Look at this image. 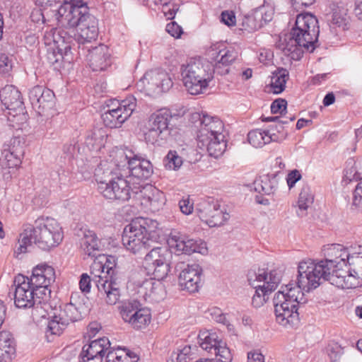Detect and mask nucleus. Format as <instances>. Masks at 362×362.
Returning a JSON list of instances; mask_svg holds the SVG:
<instances>
[{"label": "nucleus", "mask_w": 362, "mask_h": 362, "mask_svg": "<svg viewBox=\"0 0 362 362\" xmlns=\"http://www.w3.org/2000/svg\"><path fill=\"white\" fill-rule=\"evenodd\" d=\"M119 160L124 168L125 176L131 175L139 180H146L153 173L151 163L134 154L132 151H119Z\"/></svg>", "instance_id": "9d476101"}, {"label": "nucleus", "mask_w": 362, "mask_h": 362, "mask_svg": "<svg viewBox=\"0 0 362 362\" xmlns=\"http://www.w3.org/2000/svg\"><path fill=\"white\" fill-rule=\"evenodd\" d=\"M35 223L36 226H53L57 225V222L52 217L42 216L35 220Z\"/></svg>", "instance_id": "338daca9"}, {"label": "nucleus", "mask_w": 362, "mask_h": 362, "mask_svg": "<svg viewBox=\"0 0 362 362\" xmlns=\"http://www.w3.org/2000/svg\"><path fill=\"white\" fill-rule=\"evenodd\" d=\"M171 254L165 247H155L151 249L144 257V267L146 270L159 265L170 259Z\"/></svg>", "instance_id": "473e14b6"}, {"label": "nucleus", "mask_w": 362, "mask_h": 362, "mask_svg": "<svg viewBox=\"0 0 362 362\" xmlns=\"http://www.w3.org/2000/svg\"><path fill=\"white\" fill-rule=\"evenodd\" d=\"M194 351H197L196 346L193 348L190 346H185L177 354L176 361L177 362H190L196 358V353Z\"/></svg>", "instance_id": "3c124183"}, {"label": "nucleus", "mask_w": 362, "mask_h": 362, "mask_svg": "<svg viewBox=\"0 0 362 362\" xmlns=\"http://www.w3.org/2000/svg\"><path fill=\"white\" fill-rule=\"evenodd\" d=\"M330 30L335 35L349 29V17L348 10L344 6H337L332 8L330 18H328Z\"/></svg>", "instance_id": "c756f323"}, {"label": "nucleus", "mask_w": 362, "mask_h": 362, "mask_svg": "<svg viewBox=\"0 0 362 362\" xmlns=\"http://www.w3.org/2000/svg\"><path fill=\"white\" fill-rule=\"evenodd\" d=\"M221 21L228 26L235 24V16L233 11H225L221 13Z\"/></svg>", "instance_id": "69168bd1"}, {"label": "nucleus", "mask_w": 362, "mask_h": 362, "mask_svg": "<svg viewBox=\"0 0 362 362\" xmlns=\"http://www.w3.org/2000/svg\"><path fill=\"white\" fill-rule=\"evenodd\" d=\"M357 162L354 158H349L346 161L344 179L349 182L358 181Z\"/></svg>", "instance_id": "603ef678"}, {"label": "nucleus", "mask_w": 362, "mask_h": 362, "mask_svg": "<svg viewBox=\"0 0 362 362\" xmlns=\"http://www.w3.org/2000/svg\"><path fill=\"white\" fill-rule=\"evenodd\" d=\"M28 97L33 109L40 115H46L55 104L54 92L42 86L32 88Z\"/></svg>", "instance_id": "412c9836"}, {"label": "nucleus", "mask_w": 362, "mask_h": 362, "mask_svg": "<svg viewBox=\"0 0 362 362\" xmlns=\"http://www.w3.org/2000/svg\"><path fill=\"white\" fill-rule=\"evenodd\" d=\"M173 81L169 74L160 70H151L146 72L137 82L136 86L141 91L148 95H158L168 91L173 86Z\"/></svg>", "instance_id": "9b49d317"}, {"label": "nucleus", "mask_w": 362, "mask_h": 362, "mask_svg": "<svg viewBox=\"0 0 362 362\" xmlns=\"http://www.w3.org/2000/svg\"><path fill=\"white\" fill-rule=\"evenodd\" d=\"M90 277L87 274H83L81 276L79 287L82 292L88 293L90 289Z\"/></svg>", "instance_id": "774afa93"}, {"label": "nucleus", "mask_w": 362, "mask_h": 362, "mask_svg": "<svg viewBox=\"0 0 362 362\" xmlns=\"http://www.w3.org/2000/svg\"><path fill=\"white\" fill-rule=\"evenodd\" d=\"M281 279V271L273 269L268 271L264 269H259L257 272H250L247 274V280L252 286L260 285L261 288L272 293L275 290Z\"/></svg>", "instance_id": "5701e85b"}, {"label": "nucleus", "mask_w": 362, "mask_h": 362, "mask_svg": "<svg viewBox=\"0 0 362 362\" xmlns=\"http://www.w3.org/2000/svg\"><path fill=\"white\" fill-rule=\"evenodd\" d=\"M81 246L84 254L88 257H96L97 252L99 251V243L90 244L86 240L81 242Z\"/></svg>", "instance_id": "13d9d810"}, {"label": "nucleus", "mask_w": 362, "mask_h": 362, "mask_svg": "<svg viewBox=\"0 0 362 362\" xmlns=\"http://www.w3.org/2000/svg\"><path fill=\"white\" fill-rule=\"evenodd\" d=\"M314 196L308 186H304L300 192L298 205L300 211H305L313 203Z\"/></svg>", "instance_id": "c03bdc74"}, {"label": "nucleus", "mask_w": 362, "mask_h": 362, "mask_svg": "<svg viewBox=\"0 0 362 362\" xmlns=\"http://www.w3.org/2000/svg\"><path fill=\"white\" fill-rule=\"evenodd\" d=\"M240 30L252 33L262 27V23L259 22L255 11L252 14L245 16L242 20Z\"/></svg>", "instance_id": "79ce46f5"}, {"label": "nucleus", "mask_w": 362, "mask_h": 362, "mask_svg": "<svg viewBox=\"0 0 362 362\" xmlns=\"http://www.w3.org/2000/svg\"><path fill=\"white\" fill-rule=\"evenodd\" d=\"M200 119V127L197 133V141H204L207 138L222 136L224 125L223 122L217 117H212L207 114L197 115Z\"/></svg>", "instance_id": "a878e982"}, {"label": "nucleus", "mask_w": 362, "mask_h": 362, "mask_svg": "<svg viewBox=\"0 0 362 362\" xmlns=\"http://www.w3.org/2000/svg\"><path fill=\"white\" fill-rule=\"evenodd\" d=\"M344 350L339 346H335L329 351V356L331 362H347L344 359Z\"/></svg>", "instance_id": "4d7b16f0"}, {"label": "nucleus", "mask_w": 362, "mask_h": 362, "mask_svg": "<svg viewBox=\"0 0 362 362\" xmlns=\"http://www.w3.org/2000/svg\"><path fill=\"white\" fill-rule=\"evenodd\" d=\"M198 146L205 149L211 157L218 158L221 156L226 148L225 136H218L207 138L206 141H197Z\"/></svg>", "instance_id": "72a5a7b5"}, {"label": "nucleus", "mask_w": 362, "mask_h": 362, "mask_svg": "<svg viewBox=\"0 0 362 362\" xmlns=\"http://www.w3.org/2000/svg\"><path fill=\"white\" fill-rule=\"evenodd\" d=\"M288 78V71L286 69H277L272 73L270 85L274 93L279 94L284 90Z\"/></svg>", "instance_id": "4c0bfd02"}, {"label": "nucleus", "mask_w": 362, "mask_h": 362, "mask_svg": "<svg viewBox=\"0 0 362 362\" xmlns=\"http://www.w3.org/2000/svg\"><path fill=\"white\" fill-rule=\"evenodd\" d=\"M58 25L66 28H76L78 44L90 42L98 35V21L89 13L86 0L64 1L55 11Z\"/></svg>", "instance_id": "f03ea898"}, {"label": "nucleus", "mask_w": 362, "mask_h": 362, "mask_svg": "<svg viewBox=\"0 0 362 362\" xmlns=\"http://www.w3.org/2000/svg\"><path fill=\"white\" fill-rule=\"evenodd\" d=\"M236 57L237 52L234 49H221L217 52L216 63L229 66Z\"/></svg>", "instance_id": "37998d69"}, {"label": "nucleus", "mask_w": 362, "mask_h": 362, "mask_svg": "<svg viewBox=\"0 0 362 362\" xmlns=\"http://www.w3.org/2000/svg\"><path fill=\"white\" fill-rule=\"evenodd\" d=\"M165 166L170 169L177 170L182 164V159L175 151H170L165 157Z\"/></svg>", "instance_id": "864d4df0"}, {"label": "nucleus", "mask_w": 362, "mask_h": 362, "mask_svg": "<svg viewBox=\"0 0 362 362\" xmlns=\"http://www.w3.org/2000/svg\"><path fill=\"white\" fill-rule=\"evenodd\" d=\"M197 210L202 221L208 226H221L229 219L224 204L214 197H208L197 204Z\"/></svg>", "instance_id": "1a4fd4ad"}, {"label": "nucleus", "mask_w": 362, "mask_h": 362, "mask_svg": "<svg viewBox=\"0 0 362 362\" xmlns=\"http://www.w3.org/2000/svg\"><path fill=\"white\" fill-rule=\"evenodd\" d=\"M126 176H118V178L112 180L105 187L102 186L99 192L106 199L119 200L122 202L133 199L132 191H136L137 187L131 188L129 182L124 178Z\"/></svg>", "instance_id": "4be33fe9"}, {"label": "nucleus", "mask_w": 362, "mask_h": 362, "mask_svg": "<svg viewBox=\"0 0 362 362\" xmlns=\"http://www.w3.org/2000/svg\"><path fill=\"white\" fill-rule=\"evenodd\" d=\"M255 185L257 191L262 192L265 194L274 193L278 187V182L275 175H273L272 177L265 175L259 180L255 181Z\"/></svg>", "instance_id": "ea45409f"}, {"label": "nucleus", "mask_w": 362, "mask_h": 362, "mask_svg": "<svg viewBox=\"0 0 362 362\" xmlns=\"http://www.w3.org/2000/svg\"><path fill=\"white\" fill-rule=\"evenodd\" d=\"M55 281L54 269L46 264L37 265L33 270L30 277H28L29 284L32 286L41 296L50 293L49 286Z\"/></svg>", "instance_id": "b1692460"}, {"label": "nucleus", "mask_w": 362, "mask_h": 362, "mask_svg": "<svg viewBox=\"0 0 362 362\" xmlns=\"http://www.w3.org/2000/svg\"><path fill=\"white\" fill-rule=\"evenodd\" d=\"M110 272L112 268L107 270L91 271L92 281L95 282L100 295L105 296V302L109 305H115L119 299V290L117 283L112 279Z\"/></svg>", "instance_id": "4468645a"}, {"label": "nucleus", "mask_w": 362, "mask_h": 362, "mask_svg": "<svg viewBox=\"0 0 362 362\" xmlns=\"http://www.w3.org/2000/svg\"><path fill=\"white\" fill-rule=\"evenodd\" d=\"M62 43L57 47V49L49 48L46 54L47 62L58 68L62 62L71 63L73 60L71 41L65 42L62 37Z\"/></svg>", "instance_id": "cd10ccee"}, {"label": "nucleus", "mask_w": 362, "mask_h": 362, "mask_svg": "<svg viewBox=\"0 0 362 362\" xmlns=\"http://www.w3.org/2000/svg\"><path fill=\"white\" fill-rule=\"evenodd\" d=\"M211 69V64L200 59H190L187 64L182 66V81L189 94H199L209 86L212 79Z\"/></svg>", "instance_id": "20e7f679"}, {"label": "nucleus", "mask_w": 362, "mask_h": 362, "mask_svg": "<svg viewBox=\"0 0 362 362\" xmlns=\"http://www.w3.org/2000/svg\"><path fill=\"white\" fill-rule=\"evenodd\" d=\"M315 266L308 263L303 266L307 274L303 276V286H295L289 284L279 291L274 297V313L277 323L285 327H293L299 320L298 308L303 306L307 299L304 291L309 292L317 288L324 281H329L332 285L343 289L356 288L362 284L349 269L344 271L339 268L330 272L326 262Z\"/></svg>", "instance_id": "f257e3e1"}, {"label": "nucleus", "mask_w": 362, "mask_h": 362, "mask_svg": "<svg viewBox=\"0 0 362 362\" xmlns=\"http://www.w3.org/2000/svg\"><path fill=\"white\" fill-rule=\"evenodd\" d=\"M276 135L271 134L269 131L262 129H254L249 132L247 134V140L249 143L255 148H261L265 144L274 141Z\"/></svg>", "instance_id": "e433bc0d"}, {"label": "nucleus", "mask_w": 362, "mask_h": 362, "mask_svg": "<svg viewBox=\"0 0 362 362\" xmlns=\"http://www.w3.org/2000/svg\"><path fill=\"white\" fill-rule=\"evenodd\" d=\"M88 58L89 65L93 71H104L111 64L109 48L104 45L93 48Z\"/></svg>", "instance_id": "c85d7f7f"}, {"label": "nucleus", "mask_w": 362, "mask_h": 362, "mask_svg": "<svg viewBox=\"0 0 362 362\" xmlns=\"http://www.w3.org/2000/svg\"><path fill=\"white\" fill-rule=\"evenodd\" d=\"M71 302L65 304L59 310L58 315H54L48 322L47 334L60 335L67 325L81 318V314L86 310V308L81 302Z\"/></svg>", "instance_id": "6e6552de"}, {"label": "nucleus", "mask_w": 362, "mask_h": 362, "mask_svg": "<svg viewBox=\"0 0 362 362\" xmlns=\"http://www.w3.org/2000/svg\"><path fill=\"white\" fill-rule=\"evenodd\" d=\"M180 272L178 276L179 286L189 293L197 292L201 287L202 269L198 264H187L180 262L176 266Z\"/></svg>", "instance_id": "6ab92c4d"}, {"label": "nucleus", "mask_w": 362, "mask_h": 362, "mask_svg": "<svg viewBox=\"0 0 362 362\" xmlns=\"http://www.w3.org/2000/svg\"><path fill=\"white\" fill-rule=\"evenodd\" d=\"M322 252L325 257V260L315 262L313 259H307L299 263L298 267V281L297 284H295V286H302L303 276L306 279V276L304 275L307 274V272L305 270L303 269V264L308 266V263H310L311 265L318 266L322 264V262H326V264H327L328 267L330 269V272H332L338 269L341 265V263L346 264V260L350 254L343 245L339 244H332L324 246Z\"/></svg>", "instance_id": "0eeeda50"}, {"label": "nucleus", "mask_w": 362, "mask_h": 362, "mask_svg": "<svg viewBox=\"0 0 362 362\" xmlns=\"http://www.w3.org/2000/svg\"><path fill=\"white\" fill-rule=\"evenodd\" d=\"M141 288L145 290V295L153 300L159 301L164 298L165 291L161 280L150 278L144 281Z\"/></svg>", "instance_id": "f704fd0d"}, {"label": "nucleus", "mask_w": 362, "mask_h": 362, "mask_svg": "<svg viewBox=\"0 0 362 362\" xmlns=\"http://www.w3.org/2000/svg\"><path fill=\"white\" fill-rule=\"evenodd\" d=\"M122 320L134 329H145L151 321V310L137 300L124 303L119 307Z\"/></svg>", "instance_id": "f8f14e48"}, {"label": "nucleus", "mask_w": 362, "mask_h": 362, "mask_svg": "<svg viewBox=\"0 0 362 362\" xmlns=\"http://www.w3.org/2000/svg\"><path fill=\"white\" fill-rule=\"evenodd\" d=\"M136 107V100L129 96L115 108L109 109L102 115L104 124L110 128H119L132 115Z\"/></svg>", "instance_id": "2eb2a0df"}, {"label": "nucleus", "mask_w": 362, "mask_h": 362, "mask_svg": "<svg viewBox=\"0 0 362 362\" xmlns=\"http://www.w3.org/2000/svg\"><path fill=\"white\" fill-rule=\"evenodd\" d=\"M173 117L168 110H160L149 118L148 131L145 133L147 143L163 146L175 138L178 132L172 124Z\"/></svg>", "instance_id": "39448f33"}, {"label": "nucleus", "mask_w": 362, "mask_h": 362, "mask_svg": "<svg viewBox=\"0 0 362 362\" xmlns=\"http://www.w3.org/2000/svg\"><path fill=\"white\" fill-rule=\"evenodd\" d=\"M252 287L255 288V293L252 299V305L256 308H260L268 300L271 293L261 288L260 285Z\"/></svg>", "instance_id": "de8ad7c7"}, {"label": "nucleus", "mask_w": 362, "mask_h": 362, "mask_svg": "<svg viewBox=\"0 0 362 362\" xmlns=\"http://www.w3.org/2000/svg\"><path fill=\"white\" fill-rule=\"evenodd\" d=\"M22 156H16L10 150H2L0 157V165L2 168H12L18 166L21 163Z\"/></svg>", "instance_id": "a19ab883"}, {"label": "nucleus", "mask_w": 362, "mask_h": 362, "mask_svg": "<svg viewBox=\"0 0 362 362\" xmlns=\"http://www.w3.org/2000/svg\"><path fill=\"white\" fill-rule=\"evenodd\" d=\"M165 241L170 247L175 248L176 251L188 255L194 252L202 253V250L206 249L204 242L199 240V243L197 240L180 235L170 234L168 238L166 237Z\"/></svg>", "instance_id": "bb28decb"}, {"label": "nucleus", "mask_w": 362, "mask_h": 362, "mask_svg": "<svg viewBox=\"0 0 362 362\" xmlns=\"http://www.w3.org/2000/svg\"><path fill=\"white\" fill-rule=\"evenodd\" d=\"M0 99L5 107L8 110L9 117L17 118V121L27 119L24 103L21 92L12 85H7L0 90Z\"/></svg>", "instance_id": "f3484780"}, {"label": "nucleus", "mask_w": 362, "mask_h": 362, "mask_svg": "<svg viewBox=\"0 0 362 362\" xmlns=\"http://www.w3.org/2000/svg\"><path fill=\"white\" fill-rule=\"evenodd\" d=\"M119 159V151H117L111 161L100 163L95 168L94 176L98 183V192L101 190L102 186L105 187L112 180L118 178V176H125L124 168L121 166Z\"/></svg>", "instance_id": "aec40b11"}, {"label": "nucleus", "mask_w": 362, "mask_h": 362, "mask_svg": "<svg viewBox=\"0 0 362 362\" xmlns=\"http://www.w3.org/2000/svg\"><path fill=\"white\" fill-rule=\"evenodd\" d=\"M154 223L155 221L151 219L139 216L132 218L130 223L127 224L125 226H153Z\"/></svg>", "instance_id": "680f3d73"}, {"label": "nucleus", "mask_w": 362, "mask_h": 362, "mask_svg": "<svg viewBox=\"0 0 362 362\" xmlns=\"http://www.w3.org/2000/svg\"><path fill=\"white\" fill-rule=\"evenodd\" d=\"M132 194L133 199L153 212L161 209L165 202L163 192L152 185H140L136 188V191H132Z\"/></svg>", "instance_id": "dca6fc26"}, {"label": "nucleus", "mask_w": 362, "mask_h": 362, "mask_svg": "<svg viewBox=\"0 0 362 362\" xmlns=\"http://www.w3.org/2000/svg\"><path fill=\"white\" fill-rule=\"evenodd\" d=\"M287 102L285 99L278 98L272 102L271 105V112L273 114L280 113L286 111Z\"/></svg>", "instance_id": "bf43d9fd"}, {"label": "nucleus", "mask_w": 362, "mask_h": 362, "mask_svg": "<svg viewBox=\"0 0 362 362\" xmlns=\"http://www.w3.org/2000/svg\"><path fill=\"white\" fill-rule=\"evenodd\" d=\"M166 31L173 37L178 38L182 33V28L175 21H172L167 24Z\"/></svg>", "instance_id": "0e129e2a"}, {"label": "nucleus", "mask_w": 362, "mask_h": 362, "mask_svg": "<svg viewBox=\"0 0 362 362\" xmlns=\"http://www.w3.org/2000/svg\"><path fill=\"white\" fill-rule=\"evenodd\" d=\"M352 206L358 210H362V182L358 183L353 192Z\"/></svg>", "instance_id": "6e6d98bb"}, {"label": "nucleus", "mask_w": 362, "mask_h": 362, "mask_svg": "<svg viewBox=\"0 0 362 362\" xmlns=\"http://www.w3.org/2000/svg\"><path fill=\"white\" fill-rule=\"evenodd\" d=\"M170 262L169 259L155 267L151 268V269L146 270V272L148 274L151 275L153 279L163 280L168 276L170 272Z\"/></svg>", "instance_id": "49530a36"}, {"label": "nucleus", "mask_w": 362, "mask_h": 362, "mask_svg": "<svg viewBox=\"0 0 362 362\" xmlns=\"http://www.w3.org/2000/svg\"><path fill=\"white\" fill-rule=\"evenodd\" d=\"M16 353V341L13 334L0 331V362H11Z\"/></svg>", "instance_id": "7c9ffc66"}, {"label": "nucleus", "mask_w": 362, "mask_h": 362, "mask_svg": "<svg viewBox=\"0 0 362 362\" xmlns=\"http://www.w3.org/2000/svg\"><path fill=\"white\" fill-rule=\"evenodd\" d=\"M255 13L259 22H261L263 25L272 21L274 15V8L269 4L263 5L257 8Z\"/></svg>", "instance_id": "09e8293b"}, {"label": "nucleus", "mask_w": 362, "mask_h": 362, "mask_svg": "<svg viewBox=\"0 0 362 362\" xmlns=\"http://www.w3.org/2000/svg\"><path fill=\"white\" fill-rule=\"evenodd\" d=\"M4 150H10V151L16 153V156L24 155V141L20 137H13L11 139L9 144L4 146Z\"/></svg>", "instance_id": "8fccbe9b"}, {"label": "nucleus", "mask_w": 362, "mask_h": 362, "mask_svg": "<svg viewBox=\"0 0 362 362\" xmlns=\"http://www.w3.org/2000/svg\"><path fill=\"white\" fill-rule=\"evenodd\" d=\"M11 69L12 63L9 57L4 53H0V74H8Z\"/></svg>", "instance_id": "052dcab7"}, {"label": "nucleus", "mask_w": 362, "mask_h": 362, "mask_svg": "<svg viewBox=\"0 0 362 362\" xmlns=\"http://www.w3.org/2000/svg\"><path fill=\"white\" fill-rule=\"evenodd\" d=\"M199 343L202 349L207 353L214 355L216 359L221 362H231L232 355L229 349L226 346L217 334L202 332L199 334Z\"/></svg>", "instance_id": "a211bd4d"}, {"label": "nucleus", "mask_w": 362, "mask_h": 362, "mask_svg": "<svg viewBox=\"0 0 362 362\" xmlns=\"http://www.w3.org/2000/svg\"><path fill=\"white\" fill-rule=\"evenodd\" d=\"M128 354L121 353L120 351L112 349L109 351L106 356V362H131Z\"/></svg>", "instance_id": "5fc2aeb1"}, {"label": "nucleus", "mask_w": 362, "mask_h": 362, "mask_svg": "<svg viewBox=\"0 0 362 362\" xmlns=\"http://www.w3.org/2000/svg\"><path fill=\"white\" fill-rule=\"evenodd\" d=\"M107 132L105 128L95 127L87 132L85 144L90 150L99 149L104 146L107 138Z\"/></svg>", "instance_id": "c9c22d12"}, {"label": "nucleus", "mask_w": 362, "mask_h": 362, "mask_svg": "<svg viewBox=\"0 0 362 362\" xmlns=\"http://www.w3.org/2000/svg\"><path fill=\"white\" fill-rule=\"evenodd\" d=\"M110 342L107 338L103 337L92 341L89 344L84 345L80 354V357H101L103 358L109 351H112Z\"/></svg>", "instance_id": "2f4dec72"}, {"label": "nucleus", "mask_w": 362, "mask_h": 362, "mask_svg": "<svg viewBox=\"0 0 362 362\" xmlns=\"http://www.w3.org/2000/svg\"><path fill=\"white\" fill-rule=\"evenodd\" d=\"M62 228H34V243L42 250H49L63 240Z\"/></svg>", "instance_id": "393cba45"}, {"label": "nucleus", "mask_w": 362, "mask_h": 362, "mask_svg": "<svg viewBox=\"0 0 362 362\" xmlns=\"http://www.w3.org/2000/svg\"><path fill=\"white\" fill-rule=\"evenodd\" d=\"M166 239L162 228H124L122 243L134 255L143 253L151 243H161Z\"/></svg>", "instance_id": "423d86ee"}, {"label": "nucleus", "mask_w": 362, "mask_h": 362, "mask_svg": "<svg viewBox=\"0 0 362 362\" xmlns=\"http://www.w3.org/2000/svg\"><path fill=\"white\" fill-rule=\"evenodd\" d=\"M346 263L349 264L350 273L362 281V248L361 246L358 247V252L349 254L346 260Z\"/></svg>", "instance_id": "58836bf2"}, {"label": "nucleus", "mask_w": 362, "mask_h": 362, "mask_svg": "<svg viewBox=\"0 0 362 362\" xmlns=\"http://www.w3.org/2000/svg\"><path fill=\"white\" fill-rule=\"evenodd\" d=\"M319 33L318 21L314 15L309 13L298 14L295 27L285 39L284 53L293 59H299L305 50L313 52Z\"/></svg>", "instance_id": "7ed1b4c3"}, {"label": "nucleus", "mask_w": 362, "mask_h": 362, "mask_svg": "<svg viewBox=\"0 0 362 362\" xmlns=\"http://www.w3.org/2000/svg\"><path fill=\"white\" fill-rule=\"evenodd\" d=\"M14 304L19 308H30L40 303L42 296L29 284L28 277L18 274L14 280Z\"/></svg>", "instance_id": "ddd939ff"}, {"label": "nucleus", "mask_w": 362, "mask_h": 362, "mask_svg": "<svg viewBox=\"0 0 362 362\" xmlns=\"http://www.w3.org/2000/svg\"><path fill=\"white\" fill-rule=\"evenodd\" d=\"M79 231L83 235L81 242L87 240L90 244L99 243V240L93 231L88 230L86 228H85L84 230H83V228H80Z\"/></svg>", "instance_id": "e2e57ef3"}, {"label": "nucleus", "mask_w": 362, "mask_h": 362, "mask_svg": "<svg viewBox=\"0 0 362 362\" xmlns=\"http://www.w3.org/2000/svg\"><path fill=\"white\" fill-rule=\"evenodd\" d=\"M35 233L34 228H28L20 234V238L18 239L20 245L18 250L20 252H26L27 247L33 243H34Z\"/></svg>", "instance_id": "a18cd8bd"}]
</instances>
